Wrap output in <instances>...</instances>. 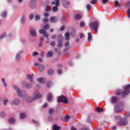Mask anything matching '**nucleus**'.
<instances>
[{"label":"nucleus","instance_id":"30","mask_svg":"<svg viewBox=\"0 0 130 130\" xmlns=\"http://www.w3.org/2000/svg\"><path fill=\"white\" fill-rule=\"evenodd\" d=\"M92 38V35L89 32L88 34V39L89 41H91Z\"/></svg>","mask_w":130,"mask_h":130},{"label":"nucleus","instance_id":"11","mask_svg":"<svg viewBox=\"0 0 130 130\" xmlns=\"http://www.w3.org/2000/svg\"><path fill=\"white\" fill-rule=\"evenodd\" d=\"M30 33L31 35L33 37H35L37 35V34L35 29H31L30 31Z\"/></svg>","mask_w":130,"mask_h":130},{"label":"nucleus","instance_id":"39","mask_svg":"<svg viewBox=\"0 0 130 130\" xmlns=\"http://www.w3.org/2000/svg\"><path fill=\"white\" fill-rule=\"evenodd\" d=\"M49 28V26L47 24H46L43 27V28L45 29H48Z\"/></svg>","mask_w":130,"mask_h":130},{"label":"nucleus","instance_id":"5","mask_svg":"<svg viewBox=\"0 0 130 130\" xmlns=\"http://www.w3.org/2000/svg\"><path fill=\"white\" fill-rule=\"evenodd\" d=\"M58 101V102H62L65 103H68L67 98L63 96L59 97Z\"/></svg>","mask_w":130,"mask_h":130},{"label":"nucleus","instance_id":"58","mask_svg":"<svg viewBox=\"0 0 130 130\" xmlns=\"http://www.w3.org/2000/svg\"><path fill=\"white\" fill-rule=\"evenodd\" d=\"M62 39V37L61 35H59L58 37V40H61V41Z\"/></svg>","mask_w":130,"mask_h":130},{"label":"nucleus","instance_id":"63","mask_svg":"<svg viewBox=\"0 0 130 130\" xmlns=\"http://www.w3.org/2000/svg\"><path fill=\"white\" fill-rule=\"evenodd\" d=\"M44 41L43 38L42 37H41L40 39V41L43 42Z\"/></svg>","mask_w":130,"mask_h":130},{"label":"nucleus","instance_id":"22","mask_svg":"<svg viewBox=\"0 0 130 130\" xmlns=\"http://www.w3.org/2000/svg\"><path fill=\"white\" fill-rule=\"evenodd\" d=\"M60 128V127L56 125H54L53 127V130H58Z\"/></svg>","mask_w":130,"mask_h":130},{"label":"nucleus","instance_id":"32","mask_svg":"<svg viewBox=\"0 0 130 130\" xmlns=\"http://www.w3.org/2000/svg\"><path fill=\"white\" fill-rule=\"evenodd\" d=\"M82 16L80 14H77L75 16L76 19H79L81 18Z\"/></svg>","mask_w":130,"mask_h":130},{"label":"nucleus","instance_id":"13","mask_svg":"<svg viewBox=\"0 0 130 130\" xmlns=\"http://www.w3.org/2000/svg\"><path fill=\"white\" fill-rule=\"evenodd\" d=\"M51 22H52L55 23L58 20V19L55 17H52L50 18Z\"/></svg>","mask_w":130,"mask_h":130},{"label":"nucleus","instance_id":"18","mask_svg":"<svg viewBox=\"0 0 130 130\" xmlns=\"http://www.w3.org/2000/svg\"><path fill=\"white\" fill-rule=\"evenodd\" d=\"M2 82L4 87H6L7 86V84L6 82L5 79L4 78H2Z\"/></svg>","mask_w":130,"mask_h":130},{"label":"nucleus","instance_id":"24","mask_svg":"<svg viewBox=\"0 0 130 130\" xmlns=\"http://www.w3.org/2000/svg\"><path fill=\"white\" fill-rule=\"evenodd\" d=\"M20 117L22 119H24L26 117L25 114L23 113H21L20 115Z\"/></svg>","mask_w":130,"mask_h":130},{"label":"nucleus","instance_id":"19","mask_svg":"<svg viewBox=\"0 0 130 130\" xmlns=\"http://www.w3.org/2000/svg\"><path fill=\"white\" fill-rule=\"evenodd\" d=\"M53 54V52L51 51H48L47 54H46V56L47 57H51Z\"/></svg>","mask_w":130,"mask_h":130},{"label":"nucleus","instance_id":"8","mask_svg":"<svg viewBox=\"0 0 130 130\" xmlns=\"http://www.w3.org/2000/svg\"><path fill=\"white\" fill-rule=\"evenodd\" d=\"M52 6H58L59 4V0H54L51 2Z\"/></svg>","mask_w":130,"mask_h":130},{"label":"nucleus","instance_id":"43","mask_svg":"<svg viewBox=\"0 0 130 130\" xmlns=\"http://www.w3.org/2000/svg\"><path fill=\"white\" fill-rule=\"evenodd\" d=\"M80 26L81 27H83L85 26V23L84 22H82L80 23Z\"/></svg>","mask_w":130,"mask_h":130},{"label":"nucleus","instance_id":"10","mask_svg":"<svg viewBox=\"0 0 130 130\" xmlns=\"http://www.w3.org/2000/svg\"><path fill=\"white\" fill-rule=\"evenodd\" d=\"M10 103L12 104L18 105L19 103V101L18 99H15L13 101H11Z\"/></svg>","mask_w":130,"mask_h":130},{"label":"nucleus","instance_id":"27","mask_svg":"<svg viewBox=\"0 0 130 130\" xmlns=\"http://www.w3.org/2000/svg\"><path fill=\"white\" fill-rule=\"evenodd\" d=\"M25 86L26 87L28 88H30L31 87L32 85L31 84L29 83H26L25 84Z\"/></svg>","mask_w":130,"mask_h":130},{"label":"nucleus","instance_id":"47","mask_svg":"<svg viewBox=\"0 0 130 130\" xmlns=\"http://www.w3.org/2000/svg\"><path fill=\"white\" fill-rule=\"evenodd\" d=\"M8 100L7 99H5L4 101L3 104L4 105H5L6 104V103L8 102Z\"/></svg>","mask_w":130,"mask_h":130},{"label":"nucleus","instance_id":"37","mask_svg":"<svg viewBox=\"0 0 130 130\" xmlns=\"http://www.w3.org/2000/svg\"><path fill=\"white\" fill-rule=\"evenodd\" d=\"M40 16L38 15H36L35 16V20H38L40 19Z\"/></svg>","mask_w":130,"mask_h":130},{"label":"nucleus","instance_id":"49","mask_svg":"<svg viewBox=\"0 0 130 130\" xmlns=\"http://www.w3.org/2000/svg\"><path fill=\"white\" fill-rule=\"evenodd\" d=\"M91 8V6L90 5H87V8L88 10H89Z\"/></svg>","mask_w":130,"mask_h":130},{"label":"nucleus","instance_id":"46","mask_svg":"<svg viewBox=\"0 0 130 130\" xmlns=\"http://www.w3.org/2000/svg\"><path fill=\"white\" fill-rule=\"evenodd\" d=\"M55 42L54 41H53L50 43V44L52 46H54L55 44Z\"/></svg>","mask_w":130,"mask_h":130},{"label":"nucleus","instance_id":"38","mask_svg":"<svg viewBox=\"0 0 130 130\" xmlns=\"http://www.w3.org/2000/svg\"><path fill=\"white\" fill-rule=\"evenodd\" d=\"M35 3V0H31L30 3V5L31 6L32 5H34V4Z\"/></svg>","mask_w":130,"mask_h":130},{"label":"nucleus","instance_id":"34","mask_svg":"<svg viewBox=\"0 0 130 130\" xmlns=\"http://www.w3.org/2000/svg\"><path fill=\"white\" fill-rule=\"evenodd\" d=\"M20 55L18 54H16L15 56L16 59L17 60H19L20 59Z\"/></svg>","mask_w":130,"mask_h":130},{"label":"nucleus","instance_id":"60","mask_svg":"<svg viewBox=\"0 0 130 130\" xmlns=\"http://www.w3.org/2000/svg\"><path fill=\"white\" fill-rule=\"evenodd\" d=\"M84 35L82 33H81L80 34V37L81 38H83L84 37Z\"/></svg>","mask_w":130,"mask_h":130},{"label":"nucleus","instance_id":"57","mask_svg":"<svg viewBox=\"0 0 130 130\" xmlns=\"http://www.w3.org/2000/svg\"><path fill=\"white\" fill-rule=\"evenodd\" d=\"M38 53L36 52H34L33 53V56H36L37 55H38Z\"/></svg>","mask_w":130,"mask_h":130},{"label":"nucleus","instance_id":"1","mask_svg":"<svg viewBox=\"0 0 130 130\" xmlns=\"http://www.w3.org/2000/svg\"><path fill=\"white\" fill-rule=\"evenodd\" d=\"M33 95L34 96L33 97L29 96L27 98H25V100L29 102L31 100H35L39 98L42 96V95L37 91L34 92L33 93Z\"/></svg>","mask_w":130,"mask_h":130},{"label":"nucleus","instance_id":"61","mask_svg":"<svg viewBox=\"0 0 130 130\" xmlns=\"http://www.w3.org/2000/svg\"><path fill=\"white\" fill-rule=\"evenodd\" d=\"M56 37V35H53L52 36H51V37H52V38L53 39H54Z\"/></svg>","mask_w":130,"mask_h":130},{"label":"nucleus","instance_id":"33","mask_svg":"<svg viewBox=\"0 0 130 130\" xmlns=\"http://www.w3.org/2000/svg\"><path fill=\"white\" fill-rule=\"evenodd\" d=\"M54 72V71L52 69L49 70L48 71V73L49 75H50L52 74Z\"/></svg>","mask_w":130,"mask_h":130},{"label":"nucleus","instance_id":"59","mask_svg":"<svg viewBox=\"0 0 130 130\" xmlns=\"http://www.w3.org/2000/svg\"><path fill=\"white\" fill-rule=\"evenodd\" d=\"M126 4L127 6H130V2H127L126 3Z\"/></svg>","mask_w":130,"mask_h":130},{"label":"nucleus","instance_id":"3","mask_svg":"<svg viewBox=\"0 0 130 130\" xmlns=\"http://www.w3.org/2000/svg\"><path fill=\"white\" fill-rule=\"evenodd\" d=\"M99 25V23L97 22H93L90 24V26L92 29L94 30L96 32L97 31V28Z\"/></svg>","mask_w":130,"mask_h":130},{"label":"nucleus","instance_id":"6","mask_svg":"<svg viewBox=\"0 0 130 130\" xmlns=\"http://www.w3.org/2000/svg\"><path fill=\"white\" fill-rule=\"evenodd\" d=\"M128 123V121L127 119H123L118 123V124L120 125H124L127 124Z\"/></svg>","mask_w":130,"mask_h":130},{"label":"nucleus","instance_id":"48","mask_svg":"<svg viewBox=\"0 0 130 130\" xmlns=\"http://www.w3.org/2000/svg\"><path fill=\"white\" fill-rule=\"evenodd\" d=\"M52 84V83L51 82H49L47 84V87H50Z\"/></svg>","mask_w":130,"mask_h":130},{"label":"nucleus","instance_id":"36","mask_svg":"<svg viewBox=\"0 0 130 130\" xmlns=\"http://www.w3.org/2000/svg\"><path fill=\"white\" fill-rule=\"evenodd\" d=\"M116 94L117 95H119L121 93V91L120 90H118L116 91Z\"/></svg>","mask_w":130,"mask_h":130},{"label":"nucleus","instance_id":"25","mask_svg":"<svg viewBox=\"0 0 130 130\" xmlns=\"http://www.w3.org/2000/svg\"><path fill=\"white\" fill-rule=\"evenodd\" d=\"M96 111L98 112H102L103 111V109L101 108H100L99 107H97L96 108Z\"/></svg>","mask_w":130,"mask_h":130},{"label":"nucleus","instance_id":"35","mask_svg":"<svg viewBox=\"0 0 130 130\" xmlns=\"http://www.w3.org/2000/svg\"><path fill=\"white\" fill-rule=\"evenodd\" d=\"M70 117L68 116H66L64 118V121L66 122L68 120L70 119Z\"/></svg>","mask_w":130,"mask_h":130},{"label":"nucleus","instance_id":"17","mask_svg":"<svg viewBox=\"0 0 130 130\" xmlns=\"http://www.w3.org/2000/svg\"><path fill=\"white\" fill-rule=\"evenodd\" d=\"M33 74H31V75H27V76L28 79L30 81H32L33 80Z\"/></svg>","mask_w":130,"mask_h":130},{"label":"nucleus","instance_id":"2","mask_svg":"<svg viewBox=\"0 0 130 130\" xmlns=\"http://www.w3.org/2000/svg\"><path fill=\"white\" fill-rule=\"evenodd\" d=\"M14 89L16 91L17 95L19 96L23 97L26 94V92L25 91L21 90L18 88L17 86H15Z\"/></svg>","mask_w":130,"mask_h":130},{"label":"nucleus","instance_id":"54","mask_svg":"<svg viewBox=\"0 0 130 130\" xmlns=\"http://www.w3.org/2000/svg\"><path fill=\"white\" fill-rule=\"evenodd\" d=\"M108 0H102V3L104 4H106L108 2Z\"/></svg>","mask_w":130,"mask_h":130},{"label":"nucleus","instance_id":"9","mask_svg":"<svg viewBox=\"0 0 130 130\" xmlns=\"http://www.w3.org/2000/svg\"><path fill=\"white\" fill-rule=\"evenodd\" d=\"M123 107H120L118 106H115V110L116 112H120L123 109Z\"/></svg>","mask_w":130,"mask_h":130},{"label":"nucleus","instance_id":"23","mask_svg":"<svg viewBox=\"0 0 130 130\" xmlns=\"http://www.w3.org/2000/svg\"><path fill=\"white\" fill-rule=\"evenodd\" d=\"M38 67L40 71H42L44 70V67L43 65H39Z\"/></svg>","mask_w":130,"mask_h":130},{"label":"nucleus","instance_id":"20","mask_svg":"<svg viewBox=\"0 0 130 130\" xmlns=\"http://www.w3.org/2000/svg\"><path fill=\"white\" fill-rule=\"evenodd\" d=\"M25 22V17L24 15H23L21 19V22L23 24H24Z\"/></svg>","mask_w":130,"mask_h":130},{"label":"nucleus","instance_id":"29","mask_svg":"<svg viewBox=\"0 0 130 130\" xmlns=\"http://www.w3.org/2000/svg\"><path fill=\"white\" fill-rule=\"evenodd\" d=\"M9 123H12L14 122L15 120L14 119L11 118L9 119Z\"/></svg>","mask_w":130,"mask_h":130},{"label":"nucleus","instance_id":"14","mask_svg":"<svg viewBox=\"0 0 130 130\" xmlns=\"http://www.w3.org/2000/svg\"><path fill=\"white\" fill-rule=\"evenodd\" d=\"M58 6H52L53 7L52 10L54 12H57L58 10Z\"/></svg>","mask_w":130,"mask_h":130},{"label":"nucleus","instance_id":"50","mask_svg":"<svg viewBox=\"0 0 130 130\" xmlns=\"http://www.w3.org/2000/svg\"><path fill=\"white\" fill-rule=\"evenodd\" d=\"M127 15L128 17L130 18V9H128L127 11Z\"/></svg>","mask_w":130,"mask_h":130},{"label":"nucleus","instance_id":"7","mask_svg":"<svg viewBox=\"0 0 130 130\" xmlns=\"http://www.w3.org/2000/svg\"><path fill=\"white\" fill-rule=\"evenodd\" d=\"M39 32L40 34H43L45 37L47 38L48 36V34L46 32L45 30L43 29H40L39 30Z\"/></svg>","mask_w":130,"mask_h":130},{"label":"nucleus","instance_id":"64","mask_svg":"<svg viewBox=\"0 0 130 130\" xmlns=\"http://www.w3.org/2000/svg\"><path fill=\"white\" fill-rule=\"evenodd\" d=\"M71 130H76V129L75 128L73 127V126H72L71 128Z\"/></svg>","mask_w":130,"mask_h":130},{"label":"nucleus","instance_id":"42","mask_svg":"<svg viewBox=\"0 0 130 130\" xmlns=\"http://www.w3.org/2000/svg\"><path fill=\"white\" fill-rule=\"evenodd\" d=\"M97 1V0H92L91 1V3L93 4H94L96 3Z\"/></svg>","mask_w":130,"mask_h":130},{"label":"nucleus","instance_id":"15","mask_svg":"<svg viewBox=\"0 0 130 130\" xmlns=\"http://www.w3.org/2000/svg\"><path fill=\"white\" fill-rule=\"evenodd\" d=\"M118 99L116 97H113L111 99V101L113 103H116L118 101Z\"/></svg>","mask_w":130,"mask_h":130},{"label":"nucleus","instance_id":"55","mask_svg":"<svg viewBox=\"0 0 130 130\" xmlns=\"http://www.w3.org/2000/svg\"><path fill=\"white\" fill-rule=\"evenodd\" d=\"M6 15V12L4 11L2 13V15L3 17H5Z\"/></svg>","mask_w":130,"mask_h":130},{"label":"nucleus","instance_id":"56","mask_svg":"<svg viewBox=\"0 0 130 130\" xmlns=\"http://www.w3.org/2000/svg\"><path fill=\"white\" fill-rule=\"evenodd\" d=\"M62 73V71L61 70H59L58 71V73L59 74H60Z\"/></svg>","mask_w":130,"mask_h":130},{"label":"nucleus","instance_id":"41","mask_svg":"<svg viewBox=\"0 0 130 130\" xmlns=\"http://www.w3.org/2000/svg\"><path fill=\"white\" fill-rule=\"evenodd\" d=\"M51 9L50 7L48 6H47L45 8V10L46 11H48L50 10Z\"/></svg>","mask_w":130,"mask_h":130},{"label":"nucleus","instance_id":"4","mask_svg":"<svg viewBox=\"0 0 130 130\" xmlns=\"http://www.w3.org/2000/svg\"><path fill=\"white\" fill-rule=\"evenodd\" d=\"M124 89L125 90L123 92L122 94V96L123 97L125 96L129 93V89H130V84L125 86L124 87Z\"/></svg>","mask_w":130,"mask_h":130},{"label":"nucleus","instance_id":"26","mask_svg":"<svg viewBox=\"0 0 130 130\" xmlns=\"http://www.w3.org/2000/svg\"><path fill=\"white\" fill-rule=\"evenodd\" d=\"M115 5L116 6L118 7H119L120 6V4H121V3L120 2H119L117 1H116L115 2Z\"/></svg>","mask_w":130,"mask_h":130},{"label":"nucleus","instance_id":"16","mask_svg":"<svg viewBox=\"0 0 130 130\" xmlns=\"http://www.w3.org/2000/svg\"><path fill=\"white\" fill-rule=\"evenodd\" d=\"M47 100L48 101H50L52 100V95L50 93H49L47 95Z\"/></svg>","mask_w":130,"mask_h":130},{"label":"nucleus","instance_id":"21","mask_svg":"<svg viewBox=\"0 0 130 130\" xmlns=\"http://www.w3.org/2000/svg\"><path fill=\"white\" fill-rule=\"evenodd\" d=\"M69 4L70 3L69 2H66L65 1H64L63 2V5L66 8L67 7L68 5H69Z\"/></svg>","mask_w":130,"mask_h":130},{"label":"nucleus","instance_id":"28","mask_svg":"<svg viewBox=\"0 0 130 130\" xmlns=\"http://www.w3.org/2000/svg\"><path fill=\"white\" fill-rule=\"evenodd\" d=\"M6 116V113L5 112H2L0 113V116L2 117H4Z\"/></svg>","mask_w":130,"mask_h":130},{"label":"nucleus","instance_id":"52","mask_svg":"<svg viewBox=\"0 0 130 130\" xmlns=\"http://www.w3.org/2000/svg\"><path fill=\"white\" fill-rule=\"evenodd\" d=\"M32 121L34 123H35L37 125H38L39 124V122L37 121L33 120H32Z\"/></svg>","mask_w":130,"mask_h":130},{"label":"nucleus","instance_id":"62","mask_svg":"<svg viewBox=\"0 0 130 130\" xmlns=\"http://www.w3.org/2000/svg\"><path fill=\"white\" fill-rule=\"evenodd\" d=\"M49 15V13L47 12H46L44 14V16L45 17H47Z\"/></svg>","mask_w":130,"mask_h":130},{"label":"nucleus","instance_id":"31","mask_svg":"<svg viewBox=\"0 0 130 130\" xmlns=\"http://www.w3.org/2000/svg\"><path fill=\"white\" fill-rule=\"evenodd\" d=\"M69 34L68 32L66 33L65 34L66 39V40H68L69 39Z\"/></svg>","mask_w":130,"mask_h":130},{"label":"nucleus","instance_id":"40","mask_svg":"<svg viewBox=\"0 0 130 130\" xmlns=\"http://www.w3.org/2000/svg\"><path fill=\"white\" fill-rule=\"evenodd\" d=\"M6 34L4 33L0 36V38L2 39L4 38L6 36Z\"/></svg>","mask_w":130,"mask_h":130},{"label":"nucleus","instance_id":"45","mask_svg":"<svg viewBox=\"0 0 130 130\" xmlns=\"http://www.w3.org/2000/svg\"><path fill=\"white\" fill-rule=\"evenodd\" d=\"M58 41V46L59 47L61 46L62 45L61 42V40H59Z\"/></svg>","mask_w":130,"mask_h":130},{"label":"nucleus","instance_id":"53","mask_svg":"<svg viewBox=\"0 0 130 130\" xmlns=\"http://www.w3.org/2000/svg\"><path fill=\"white\" fill-rule=\"evenodd\" d=\"M34 15L33 14H31L29 16V19H32L34 17Z\"/></svg>","mask_w":130,"mask_h":130},{"label":"nucleus","instance_id":"12","mask_svg":"<svg viewBox=\"0 0 130 130\" xmlns=\"http://www.w3.org/2000/svg\"><path fill=\"white\" fill-rule=\"evenodd\" d=\"M37 80L38 82L40 83H43L45 81V79L44 78L42 77L38 78L37 79Z\"/></svg>","mask_w":130,"mask_h":130},{"label":"nucleus","instance_id":"44","mask_svg":"<svg viewBox=\"0 0 130 130\" xmlns=\"http://www.w3.org/2000/svg\"><path fill=\"white\" fill-rule=\"evenodd\" d=\"M54 112V110L52 109H51L49 110V112L50 115L52 114Z\"/></svg>","mask_w":130,"mask_h":130},{"label":"nucleus","instance_id":"51","mask_svg":"<svg viewBox=\"0 0 130 130\" xmlns=\"http://www.w3.org/2000/svg\"><path fill=\"white\" fill-rule=\"evenodd\" d=\"M48 19L46 18H45L43 19V22L44 23H46L48 21Z\"/></svg>","mask_w":130,"mask_h":130}]
</instances>
